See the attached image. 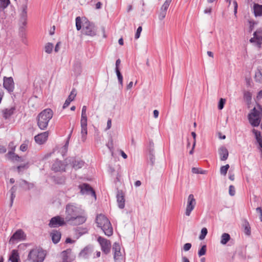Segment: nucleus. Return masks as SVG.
Returning <instances> with one entry per match:
<instances>
[{"instance_id":"obj_60","label":"nucleus","mask_w":262,"mask_h":262,"mask_svg":"<svg viewBox=\"0 0 262 262\" xmlns=\"http://www.w3.org/2000/svg\"><path fill=\"white\" fill-rule=\"evenodd\" d=\"M88 251V248H84L83 250H82L80 253V255H81V256H84L86 254V251Z\"/></svg>"},{"instance_id":"obj_50","label":"nucleus","mask_w":262,"mask_h":262,"mask_svg":"<svg viewBox=\"0 0 262 262\" xmlns=\"http://www.w3.org/2000/svg\"><path fill=\"white\" fill-rule=\"evenodd\" d=\"M81 133L82 138L87 135V126H81Z\"/></svg>"},{"instance_id":"obj_56","label":"nucleus","mask_w":262,"mask_h":262,"mask_svg":"<svg viewBox=\"0 0 262 262\" xmlns=\"http://www.w3.org/2000/svg\"><path fill=\"white\" fill-rule=\"evenodd\" d=\"M6 151H7V149H6V147L3 145H0V153L3 154V153L6 152Z\"/></svg>"},{"instance_id":"obj_41","label":"nucleus","mask_w":262,"mask_h":262,"mask_svg":"<svg viewBox=\"0 0 262 262\" xmlns=\"http://www.w3.org/2000/svg\"><path fill=\"white\" fill-rule=\"evenodd\" d=\"M76 27L78 31L81 29V20L79 16L76 18Z\"/></svg>"},{"instance_id":"obj_26","label":"nucleus","mask_w":262,"mask_h":262,"mask_svg":"<svg viewBox=\"0 0 262 262\" xmlns=\"http://www.w3.org/2000/svg\"><path fill=\"white\" fill-rule=\"evenodd\" d=\"M255 81L259 83H262V67L258 68L255 72Z\"/></svg>"},{"instance_id":"obj_4","label":"nucleus","mask_w":262,"mask_h":262,"mask_svg":"<svg viewBox=\"0 0 262 262\" xmlns=\"http://www.w3.org/2000/svg\"><path fill=\"white\" fill-rule=\"evenodd\" d=\"M45 257V251L40 249H32L28 255V258L32 262H42Z\"/></svg>"},{"instance_id":"obj_20","label":"nucleus","mask_w":262,"mask_h":262,"mask_svg":"<svg viewBox=\"0 0 262 262\" xmlns=\"http://www.w3.org/2000/svg\"><path fill=\"white\" fill-rule=\"evenodd\" d=\"M16 110L15 106H11L4 109L3 111V116L5 119H9L13 114H14Z\"/></svg>"},{"instance_id":"obj_5","label":"nucleus","mask_w":262,"mask_h":262,"mask_svg":"<svg viewBox=\"0 0 262 262\" xmlns=\"http://www.w3.org/2000/svg\"><path fill=\"white\" fill-rule=\"evenodd\" d=\"M82 32L85 35L93 37L96 35L97 29L96 26L93 23L86 20L83 23Z\"/></svg>"},{"instance_id":"obj_43","label":"nucleus","mask_w":262,"mask_h":262,"mask_svg":"<svg viewBox=\"0 0 262 262\" xmlns=\"http://www.w3.org/2000/svg\"><path fill=\"white\" fill-rule=\"evenodd\" d=\"M245 232L248 235H249L251 233V228L248 222L245 225Z\"/></svg>"},{"instance_id":"obj_1","label":"nucleus","mask_w":262,"mask_h":262,"mask_svg":"<svg viewBox=\"0 0 262 262\" xmlns=\"http://www.w3.org/2000/svg\"><path fill=\"white\" fill-rule=\"evenodd\" d=\"M65 220L71 224L78 225L85 222L87 217L84 210L75 203H68L65 208Z\"/></svg>"},{"instance_id":"obj_64","label":"nucleus","mask_w":262,"mask_h":262,"mask_svg":"<svg viewBox=\"0 0 262 262\" xmlns=\"http://www.w3.org/2000/svg\"><path fill=\"white\" fill-rule=\"evenodd\" d=\"M159 114V111L157 110H154L153 112L154 117L155 118H157L158 117Z\"/></svg>"},{"instance_id":"obj_55","label":"nucleus","mask_w":262,"mask_h":262,"mask_svg":"<svg viewBox=\"0 0 262 262\" xmlns=\"http://www.w3.org/2000/svg\"><path fill=\"white\" fill-rule=\"evenodd\" d=\"M81 116H86V106L85 105L83 106L82 108Z\"/></svg>"},{"instance_id":"obj_30","label":"nucleus","mask_w":262,"mask_h":262,"mask_svg":"<svg viewBox=\"0 0 262 262\" xmlns=\"http://www.w3.org/2000/svg\"><path fill=\"white\" fill-rule=\"evenodd\" d=\"M230 239V236L228 233H224L221 236V243L222 245H226Z\"/></svg>"},{"instance_id":"obj_33","label":"nucleus","mask_w":262,"mask_h":262,"mask_svg":"<svg viewBox=\"0 0 262 262\" xmlns=\"http://www.w3.org/2000/svg\"><path fill=\"white\" fill-rule=\"evenodd\" d=\"M10 0H0V10H4L10 4Z\"/></svg>"},{"instance_id":"obj_58","label":"nucleus","mask_w":262,"mask_h":262,"mask_svg":"<svg viewBox=\"0 0 262 262\" xmlns=\"http://www.w3.org/2000/svg\"><path fill=\"white\" fill-rule=\"evenodd\" d=\"M191 135H192V136L193 137V148H194V147H195V145L196 134L194 132H192L191 133Z\"/></svg>"},{"instance_id":"obj_15","label":"nucleus","mask_w":262,"mask_h":262,"mask_svg":"<svg viewBox=\"0 0 262 262\" xmlns=\"http://www.w3.org/2000/svg\"><path fill=\"white\" fill-rule=\"evenodd\" d=\"M66 165L64 162L57 159L53 163L52 169L55 172L65 171Z\"/></svg>"},{"instance_id":"obj_44","label":"nucleus","mask_w":262,"mask_h":262,"mask_svg":"<svg viewBox=\"0 0 262 262\" xmlns=\"http://www.w3.org/2000/svg\"><path fill=\"white\" fill-rule=\"evenodd\" d=\"M192 172L193 173H197V174H199V173H200V174H205L206 173V171L205 170H201L198 168H195V167H193L192 168Z\"/></svg>"},{"instance_id":"obj_19","label":"nucleus","mask_w":262,"mask_h":262,"mask_svg":"<svg viewBox=\"0 0 262 262\" xmlns=\"http://www.w3.org/2000/svg\"><path fill=\"white\" fill-rule=\"evenodd\" d=\"M116 198L119 208L120 209L124 208L125 206V199L123 192L118 191Z\"/></svg>"},{"instance_id":"obj_59","label":"nucleus","mask_w":262,"mask_h":262,"mask_svg":"<svg viewBox=\"0 0 262 262\" xmlns=\"http://www.w3.org/2000/svg\"><path fill=\"white\" fill-rule=\"evenodd\" d=\"M28 167L27 164L21 165L17 166V169L18 171H20L22 169H25Z\"/></svg>"},{"instance_id":"obj_11","label":"nucleus","mask_w":262,"mask_h":262,"mask_svg":"<svg viewBox=\"0 0 262 262\" xmlns=\"http://www.w3.org/2000/svg\"><path fill=\"white\" fill-rule=\"evenodd\" d=\"M172 0H166L160 8L158 13V18L160 20H162L166 16L167 10Z\"/></svg>"},{"instance_id":"obj_37","label":"nucleus","mask_w":262,"mask_h":262,"mask_svg":"<svg viewBox=\"0 0 262 262\" xmlns=\"http://www.w3.org/2000/svg\"><path fill=\"white\" fill-rule=\"evenodd\" d=\"M8 155H9L10 159H11L13 160L19 161L20 160V159L21 158L17 155L15 154L12 151H9L8 153Z\"/></svg>"},{"instance_id":"obj_22","label":"nucleus","mask_w":262,"mask_h":262,"mask_svg":"<svg viewBox=\"0 0 262 262\" xmlns=\"http://www.w3.org/2000/svg\"><path fill=\"white\" fill-rule=\"evenodd\" d=\"M219 153L221 161H225L227 159L229 153L227 149L225 147L222 146L220 147L219 150Z\"/></svg>"},{"instance_id":"obj_31","label":"nucleus","mask_w":262,"mask_h":262,"mask_svg":"<svg viewBox=\"0 0 262 262\" xmlns=\"http://www.w3.org/2000/svg\"><path fill=\"white\" fill-rule=\"evenodd\" d=\"M9 259L11 261V262H18V255L17 252L16 250H13L12 251V253Z\"/></svg>"},{"instance_id":"obj_34","label":"nucleus","mask_w":262,"mask_h":262,"mask_svg":"<svg viewBox=\"0 0 262 262\" xmlns=\"http://www.w3.org/2000/svg\"><path fill=\"white\" fill-rule=\"evenodd\" d=\"M68 146L69 142L68 141H66L65 144L59 150V152L61 153L62 156H64L66 154L68 151Z\"/></svg>"},{"instance_id":"obj_39","label":"nucleus","mask_w":262,"mask_h":262,"mask_svg":"<svg viewBox=\"0 0 262 262\" xmlns=\"http://www.w3.org/2000/svg\"><path fill=\"white\" fill-rule=\"evenodd\" d=\"M149 161H150L151 165H153L155 163V158L153 149H150V150H149Z\"/></svg>"},{"instance_id":"obj_3","label":"nucleus","mask_w":262,"mask_h":262,"mask_svg":"<svg viewBox=\"0 0 262 262\" xmlns=\"http://www.w3.org/2000/svg\"><path fill=\"white\" fill-rule=\"evenodd\" d=\"M97 226L101 228L105 235L110 236L113 234V229L110 221L104 215L100 214L96 219Z\"/></svg>"},{"instance_id":"obj_10","label":"nucleus","mask_w":262,"mask_h":262,"mask_svg":"<svg viewBox=\"0 0 262 262\" xmlns=\"http://www.w3.org/2000/svg\"><path fill=\"white\" fill-rule=\"evenodd\" d=\"M3 86L10 93H12L14 89V82L12 77H4L3 78Z\"/></svg>"},{"instance_id":"obj_53","label":"nucleus","mask_w":262,"mask_h":262,"mask_svg":"<svg viewBox=\"0 0 262 262\" xmlns=\"http://www.w3.org/2000/svg\"><path fill=\"white\" fill-rule=\"evenodd\" d=\"M191 247V244L190 243H186L183 246V250L185 251H188L190 249Z\"/></svg>"},{"instance_id":"obj_25","label":"nucleus","mask_w":262,"mask_h":262,"mask_svg":"<svg viewBox=\"0 0 262 262\" xmlns=\"http://www.w3.org/2000/svg\"><path fill=\"white\" fill-rule=\"evenodd\" d=\"M51 236L53 242L54 244L58 243L61 238V233L59 231L54 230L51 233Z\"/></svg>"},{"instance_id":"obj_12","label":"nucleus","mask_w":262,"mask_h":262,"mask_svg":"<svg viewBox=\"0 0 262 262\" xmlns=\"http://www.w3.org/2000/svg\"><path fill=\"white\" fill-rule=\"evenodd\" d=\"M64 224V219L59 216H56L51 219L49 225L51 228H55L61 226Z\"/></svg>"},{"instance_id":"obj_36","label":"nucleus","mask_w":262,"mask_h":262,"mask_svg":"<svg viewBox=\"0 0 262 262\" xmlns=\"http://www.w3.org/2000/svg\"><path fill=\"white\" fill-rule=\"evenodd\" d=\"M53 48V44L50 42L47 43L45 47V51L48 54H50Z\"/></svg>"},{"instance_id":"obj_8","label":"nucleus","mask_w":262,"mask_h":262,"mask_svg":"<svg viewBox=\"0 0 262 262\" xmlns=\"http://www.w3.org/2000/svg\"><path fill=\"white\" fill-rule=\"evenodd\" d=\"M97 241L101 246V250L103 253L107 254L110 252L111 243L109 240L101 236H99Z\"/></svg>"},{"instance_id":"obj_46","label":"nucleus","mask_w":262,"mask_h":262,"mask_svg":"<svg viewBox=\"0 0 262 262\" xmlns=\"http://www.w3.org/2000/svg\"><path fill=\"white\" fill-rule=\"evenodd\" d=\"M226 100L223 98H221L219 104H218V108L220 110H222L224 108V105L225 104Z\"/></svg>"},{"instance_id":"obj_21","label":"nucleus","mask_w":262,"mask_h":262,"mask_svg":"<svg viewBox=\"0 0 262 262\" xmlns=\"http://www.w3.org/2000/svg\"><path fill=\"white\" fill-rule=\"evenodd\" d=\"M76 96V91L75 89H73L72 90V91L70 93V94L68 96V98L65 101L63 105V108L64 109L66 107H67L69 104H70L71 102L72 101L75 97Z\"/></svg>"},{"instance_id":"obj_28","label":"nucleus","mask_w":262,"mask_h":262,"mask_svg":"<svg viewBox=\"0 0 262 262\" xmlns=\"http://www.w3.org/2000/svg\"><path fill=\"white\" fill-rule=\"evenodd\" d=\"M19 186L25 190H29L33 187V185L31 183H29L25 180H21L19 181Z\"/></svg>"},{"instance_id":"obj_14","label":"nucleus","mask_w":262,"mask_h":262,"mask_svg":"<svg viewBox=\"0 0 262 262\" xmlns=\"http://www.w3.org/2000/svg\"><path fill=\"white\" fill-rule=\"evenodd\" d=\"M254 37L250 39V42H256L260 47L262 44V28L258 29L253 34Z\"/></svg>"},{"instance_id":"obj_27","label":"nucleus","mask_w":262,"mask_h":262,"mask_svg":"<svg viewBox=\"0 0 262 262\" xmlns=\"http://www.w3.org/2000/svg\"><path fill=\"white\" fill-rule=\"evenodd\" d=\"M253 12L256 17L262 16V5L255 4L253 6Z\"/></svg>"},{"instance_id":"obj_48","label":"nucleus","mask_w":262,"mask_h":262,"mask_svg":"<svg viewBox=\"0 0 262 262\" xmlns=\"http://www.w3.org/2000/svg\"><path fill=\"white\" fill-rule=\"evenodd\" d=\"M229 193L231 196H234L235 194V189L233 185H230L229 188Z\"/></svg>"},{"instance_id":"obj_16","label":"nucleus","mask_w":262,"mask_h":262,"mask_svg":"<svg viewBox=\"0 0 262 262\" xmlns=\"http://www.w3.org/2000/svg\"><path fill=\"white\" fill-rule=\"evenodd\" d=\"M120 250V245L117 243H115L113 246V251L114 252V258L115 261H120L123 259V255Z\"/></svg>"},{"instance_id":"obj_32","label":"nucleus","mask_w":262,"mask_h":262,"mask_svg":"<svg viewBox=\"0 0 262 262\" xmlns=\"http://www.w3.org/2000/svg\"><path fill=\"white\" fill-rule=\"evenodd\" d=\"M27 4L22 6V12L21 13V18L23 20L25 21L27 18Z\"/></svg>"},{"instance_id":"obj_40","label":"nucleus","mask_w":262,"mask_h":262,"mask_svg":"<svg viewBox=\"0 0 262 262\" xmlns=\"http://www.w3.org/2000/svg\"><path fill=\"white\" fill-rule=\"evenodd\" d=\"M208 233V231L207 228H203L201 230V234L199 236V238L201 240H203L205 238V236H206L207 234Z\"/></svg>"},{"instance_id":"obj_51","label":"nucleus","mask_w":262,"mask_h":262,"mask_svg":"<svg viewBox=\"0 0 262 262\" xmlns=\"http://www.w3.org/2000/svg\"><path fill=\"white\" fill-rule=\"evenodd\" d=\"M84 231H80L79 230H76L75 231V234L76 235H77V238H78L80 236H81L82 235H83V234L85 233L86 232H87V231L85 230V229H84L83 230Z\"/></svg>"},{"instance_id":"obj_7","label":"nucleus","mask_w":262,"mask_h":262,"mask_svg":"<svg viewBox=\"0 0 262 262\" xmlns=\"http://www.w3.org/2000/svg\"><path fill=\"white\" fill-rule=\"evenodd\" d=\"M196 204V200L195 199L193 194H189L187 198V205L185 212V214L186 216H190L191 212L194 209Z\"/></svg>"},{"instance_id":"obj_42","label":"nucleus","mask_w":262,"mask_h":262,"mask_svg":"<svg viewBox=\"0 0 262 262\" xmlns=\"http://www.w3.org/2000/svg\"><path fill=\"white\" fill-rule=\"evenodd\" d=\"M206 246L203 245L202 248L199 250L198 255L199 256H202L206 254Z\"/></svg>"},{"instance_id":"obj_24","label":"nucleus","mask_w":262,"mask_h":262,"mask_svg":"<svg viewBox=\"0 0 262 262\" xmlns=\"http://www.w3.org/2000/svg\"><path fill=\"white\" fill-rule=\"evenodd\" d=\"M71 162L72 164L73 167L76 170L82 168L84 164V162L83 161L75 159H72Z\"/></svg>"},{"instance_id":"obj_49","label":"nucleus","mask_w":262,"mask_h":262,"mask_svg":"<svg viewBox=\"0 0 262 262\" xmlns=\"http://www.w3.org/2000/svg\"><path fill=\"white\" fill-rule=\"evenodd\" d=\"M142 27L139 26L136 31V33L135 34V39H137L139 38L140 36L141 32L142 31Z\"/></svg>"},{"instance_id":"obj_63","label":"nucleus","mask_w":262,"mask_h":262,"mask_svg":"<svg viewBox=\"0 0 262 262\" xmlns=\"http://www.w3.org/2000/svg\"><path fill=\"white\" fill-rule=\"evenodd\" d=\"M102 5V4L101 2H98L96 3L95 8L96 9H100L101 8Z\"/></svg>"},{"instance_id":"obj_2","label":"nucleus","mask_w":262,"mask_h":262,"mask_svg":"<svg viewBox=\"0 0 262 262\" xmlns=\"http://www.w3.org/2000/svg\"><path fill=\"white\" fill-rule=\"evenodd\" d=\"M53 115V112L50 108H46L41 111L36 118L38 127L41 130H45Z\"/></svg>"},{"instance_id":"obj_9","label":"nucleus","mask_w":262,"mask_h":262,"mask_svg":"<svg viewBox=\"0 0 262 262\" xmlns=\"http://www.w3.org/2000/svg\"><path fill=\"white\" fill-rule=\"evenodd\" d=\"M80 189V192L82 194H88L94 196L96 199V196L94 190L88 184L84 183L79 186Z\"/></svg>"},{"instance_id":"obj_57","label":"nucleus","mask_w":262,"mask_h":262,"mask_svg":"<svg viewBox=\"0 0 262 262\" xmlns=\"http://www.w3.org/2000/svg\"><path fill=\"white\" fill-rule=\"evenodd\" d=\"M233 5H234V13L235 14L237 13V3L236 1H233Z\"/></svg>"},{"instance_id":"obj_47","label":"nucleus","mask_w":262,"mask_h":262,"mask_svg":"<svg viewBox=\"0 0 262 262\" xmlns=\"http://www.w3.org/2000/svg\"><path fill=\"white\" fill-rule=\"evenodd\" d=\"M253 133L255 136L256 141L258 140L259 139H262L260 132L254 129L253 130Z\"/></svg>"},{"instance_id":"obj_52","label":"nucleus","mask_w":262,"mask_h":262,"mask_svg":"<svg viewBox=\"0 0 262 262\" xmlns=\"http://www.w3.org/2000/svg\"><path fill=\"white\" fill-rule=\"evenodd\" d=\"M244 98L247 100H250L251 99L252 95L250 92L247 91L244 93Z\"/></svg>"},{"instance_id":"obj_17","label":"nucleus","mask_w":262,"mask_h":262,"mask_svg":"<svg viewBox=\"0 0 262 262\" xmlns=\"http://www.w3.org/2000/svg\"><path fill=\"white\" fill-rule=\"evenodd\" d=\"M48 132H45L35 136L34 137V140L37 144L41 145L44 144L46 142V141L48 139Z\"/></svg>"},{"instance_id":"obj_13","label":"nucleus","mask_w":262,"mask_h":262,"mask_svg":"<svg viewBox=\"0 0 262 262\" xmlns=\"http://www.w3.org/2000/svg\"><path fill=\"white\" fill-rule=\"evenodd\" d=\"M26 238V234L21 229L17 230L11 237L10 242L14 243L15 242L23 241Z\"/></svg>"},{"instance_id":"obj_23","label":"nucleus","mask_w":262,"mask_h":262,"mask_svg":"<svg viewBox=\"0 0 262 262\" xmlns=\"http://www.w3.org/2000/svg\"><path fill=\"white\" fill-rule=\"evenodd\" d=\"M73 71L76 76L80 75L82 72V67L81 62L78 60L74 61L73 64Z\"/></svg>"},{"instance_id":"obj_6","label":"nucleus","mask_w":262,"mask_h":262,"mask_svg":"<svg viewBox=\"0 0 262 262\" xmlns=\"http://www.w3.org/2000/svg\"><path fill=\"white\" fill-rule=\"evenodd\" d=\"M248 119L252 126H258L260 122L259 111L254 108L252 112L249 114Z\"/></svg>"},{"instance_id":"obj_45","label":"nucleus","mask_w":262,"mask_h":262,"mask_svg":"<svg viewBox=\"0 0 262 262\" xmlns=\"http://www.w3.org/2000/svg\"><path fill=\"white\" fill-rule=\"evenodd\" d=\"M87 116H82L80 120L81 126H87Z\"/></svg>"},{"instance_id":"obj_62","label":"nucleus","mask_w":262,"mask_h":262,"mask_svg":"<svg viewBox=\"0 0 262 262\" xmlns=\"http://www.w3.org/2000/svg\"><path fill=\"white\" fill-rule=\"evenodd\" d=\"M112 126V121L111 119H108L107 122V127L106 129H109L111 128Z\"/></svg>"},{"instance_id":"obj_54","label":"nucleus","mask_w":262,"mask_h":262,"mask_svg":"<svg viewBox=\"0 0 262 262\" xmlns=\"http://www.w3.org/2000/svg\"><path fill=\"white\" fill-rule=\"evenodd\" d=\"M28 146L26 144L23 143L20 146V150L22 151H25L27 150Z\"/></svg>"},{"instance_id":"obj_18","label":"nucleus","mask_w":262,"mask_h":262,"mask_svg":"<svg viewBox=\"0 0 262 262\" xmlns=\"http://www.w3.org/2000/svg\"><path fill=\"white\" fill-rule=\"evenodd\" d=\"M71 250L67 249L62 251L61 253V260L58 262H71L72 258L71 257Z\"/></svg>"},{"instance_id":"obj_38","label":"nucleus","mask_w":262,"mask_h":262,"mask_svg":"<svg viewBox=\"0 0 262 262\" xmlns=\"http://www.w3.org/2000/svg\"><path fill=\"white\" fill-rule=\"evenodd\" d=\"M229 168V165L226 164L220 168V173L222 175L225 176L227 174V171Z\"/></svg>"},{"instance_id":"obj_35","label":"nucleus","mask_w":262,"mask_h":262,"mask_svg":"<svg viewBox=\"0 0 262 262\" xmlns=\"http://www.w3.org/2000/svg\"><path fill=\"white\" fill-rule=\"evenodd\" d=\"M115 72L118 78V82L119 84L122 86H123V76L120 71L119 69H115Z\"/></svg>"},{"instance_id":"obj_29","label":"nucleus","mask_w":262,"mask_h":262,"mask_svg":"<svg viewBox=\"0 0 262 262\" xmlns=\"http://www.w3.org/2000/svg\"><path fill=\"white\" fill-rule=\"evenodd\" d=\"M17 190V187L16 186H13L10 190V206L11 207L13 205L14 200L15 198V192Z\"/></svg>"},{"instance_id":"obj_61","label":"nucleus","mask_w":262,"mask_h":262,"mask_svg":"<svg viewBox=\"0 0 262 262\" xmlns=\"http://www.w3.org/2000/svg\"><path fill=\"white\" fill-rule=\"evenodd\" d=\"M256 211L257 214H259L260 216H262V208L261 207H257L256 209Z\"/></svg>"}]
</instances>
